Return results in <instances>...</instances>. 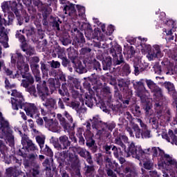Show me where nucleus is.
<instances>
[{
  "instance_id": "f257e3e1",
  "label": "nucleus",
  "mask_w": 177,
  "mask_h": 177,
  "mask_svg": "<svg viewBox=\"0 0 177 177\" xmlns=\"http://www.w3.org/2000/svg\"><path fill=\"white\" fill-rule=\"evenodd\" d=\"M127 157L136 158L139 161H144L145 169H151L153 162L150 159L146 158L147 154L153 153L154 157H158V167L162 169V176L161 177H177V160L172 156L165 153L160 147H152L142 150L140 145L135 146V143L129 145V149L126 150ZM149 175L145 177H160L157 171H149Z\"/></svg>"
},
{
  "instance_id": "f03ea898",
  "label": "nucleus",
  "mask_w": 177,
  "mask_h": 177,
  "mask_svg": "<svg viewBox=\"0 0 177 177\" xmlns=\"http://www.w3.org/2000/svg\"><path fill=\"white\" fill-rule=\"evenodd\" d=\"M12 66H17V71L16 72L6 68V73L10 78H25L22 80L21 86L27 88L30 84L34 83V78L31 75L28 74L30 66L28 64L24 63V56L18 51L15 53L10 54Z\"/></svg>"
},
{
  "instance_id": "7ed1b4c3",
  "label": "nucleus",
  "mask_w": 177,
  "mask_h": 177,
  "mask_svg": "<svg viewBox=\"0 0 177 177\" xmlns=\"http://www.w3.org/2000/svg\"><path fill=\"white\" fill-rule=\"evenodd\" d=\"M21 143L23 147L19 149V156L25 157L24 165L26 169H30L32 167V169L29 172H26V176L24 177H38L39 175V164L37 162L38 155L37 153H31L27 156V151H35L37 150L35 144H33L30 140L24 139L22 138Z\"/></svg>"
},
{
  "instance_id": "20e7f679",
  "label": "nucleus",
  "mask_w": 177,
  "mask_h": 177,
  "mask_svg": "<svg viewBox=\"0 0 177 177\" xmlns=\"http://www.w3.org/2000/svg\"><path fill=\"white\" fill-rule=\"evenodd\" d=\"M145 82L151 92L153 93V99L155 100V110L157 113V118L160 122H169L172 116L169 109L162 110V102H164V96H162V91L161 88L158 86L151 80H146Z\"/></svg>"
},
{
  "instance_id": "39448f33",
  "label": "nucleus",
  "mask_w": 177,
  "mask_h": 177,
  "mask_svg": "<svg viewBox=\"0 0 177 177\" xmlns=\"http://www.w3.org/2000/svg\"><path fill=\"white\" fill-rule=\"evenodd\" d=\"M133 87L136 90L137 96L140 97L141 102L145 104V107H144V109L146 111V115L150 117V115L153 114V111H151V100L149 98V91H147L145 86L143 79L140 80L138 82H134Z\"/></svg>"
},
{
  "instance_id": "423d86ee",
  "label": "nucleus",
  "mask_w": 177,
  "mask_h": 177,
  "mask_svg": "<svg viewBox=\"0 0 177 177\" xmlns=\"http://www.w3.org/2000/svg\"><path fill=\"white\" fill-rule=\"evenodd\" d=\"M92 122V127L93 129H96L97 134L100 138H110V133L113 131V129L115 128V123L112 122L109 124L103 123L99 118V115H95L93 119H90Z\"/></svg>"
},
{
  "instance_id": "0eeeda50",
  "label": "nucleus",
  "mask_w": 177,
  "mask_h": 177,
  "mask_svg": "<svg viewBox=\"0 0 177 177\" xmlns=\"http://www.w3.org/2000/svg\"><path fill=\"white\" fill-rule=\"evenodd\" d=\"M137 122L140 124L142 132L140 131V128L137 124L131 123L126 127V131L129 133V136L131 138H133L136 135V138H137V139L140 138L141 136L146 139L151 138V134L150 133V130H149L147 125L140 119H137Z\"/></svg>"
},
{
  "instance_id": "6e6552de",
  "label": "nucleus",
  "mask_w": 177,
  "mask_h": 177,
  "mask_svg": "<svg viewBox=\"0 0 177 177\" xmlns=\"http://www.w3.org/2000/svg\"><path fill=\"white\" fill-rule=\"evenodd\" d=\"M0 133L1 138H4L6 143H8L10 147L15 146V136H13V131L9 125V122L3 118L2 113L0 112Z\"/></svg>"
},
{
  "instance_id": "1a4fd4ad",
  "label": "nucleus",
  "mask_w": 177,
  "mask_h": 177,
  "mask_svg": "<svg viewBox=\"0 0 177 177\" xmlns=\"http://www.w3.org/2000/svg\"><path fill=\"white\" fill-rule=\"evenodd\" d=\"M158 23L159 27H162V25L165 26V28H163V34H166V41H174V39H175V36H174V32H172V31H175L174 30V27H175V21L171 19L167 18L165 17V12H161Z\"/></svg>"
},
{
  "instance_id": "9d476101",
  "label": "nucleus",
  "mask_w": 177,
  "mask_h": 177,
  "mask_svg": "<svg viewBox=\"0 0 177 177\" xmlns=\"http://www.w3.org/2000/svg\"><path fill=\"white\" fill-rule=\"evenodd\" d=\"M162 47V45L154 44L151 46L150 44H141L140 46V48L141 52H146L147 53V58L149 62L153 60H156V59H161L163 57L164 53L161 50V48Z\"/></svg>"
},
{
  "instance_id": "9b49d317",
  "label": "nucleus",
  "mask_w": 177,
  "mask_h": 177,
  "mask_svg": "<svg viewBox=\"0 0 177 177\" xmlns=\"http://www.w3.org/2000/svg\"><path fill=\"white\" fill-rule=\"evenodd\" d=\"M115 27L113 25H109L107 27V30H106V25H101V30L99 28H95L94 33L93 34V38L97 39L100 42L106 41L107 39L113 41V37H111V34L114 32Z\"/></svg>"
},
{
  "instance_id": "f8f14e48",
  "label": "nucleus",
  "mask_w": 177,
  "mask_h": 177,
  "mask_svg": "<svg viewBox=\"0 0 177 177\" xmlns=\"http://www.w3.org/2000/svg\"><path fill=\"white\" fill-rule=\"evenodd\" d=\"M8 94L12 96L11 97V104L13 110H19V109H23V104H24V97L23 94L17 90H12L8 91Z\"/></svg>"
},
{
  "instance_id": "ddd939ff",
  "label": "nucleus",
  "mask_w": 177,
  "mask_h": 177,
  "mask_svg": "<svg viewBox=\"0 0 177 177\" xmlns=\"http://www.w3.org/2000/svg\"><path fill=\"white\" fill-rule=\"evenodd\" d=\"M56 117V113H52L51 116L44 117L45 122V127L48 128L51 132L59 133L60 132V127H59V123L56 120H53V118Z\"/></svg>"
},
{
  "instance_id": "4468645a",
  "label": "nucleus",
  "mask_w": 177,
  "mask_h": 177,
  "mask_svg": "<svg viewBox=\"0 0 177 177\" xmlns=\"http://www.w3.org/2000/svg\"><path fill=\"white\" fill-rule=\"evenodd\" d=\"M110 52L113 57L114 66H119L121 63H124V57L122 54V48H121V46L116 45L111 48Z\"/></svg>"
},
{
  "instance_id": "2eb2a0df",
  "label": "nucleus",
  "mask_w": 177,
  "mask_h": 177,
  "mask_svg": "<svg viewBox=\"0 0 177 177\" xmlns=\"http://www.w3.org/2000/svg\"><path fill=\"white\" fill-rule=\"evenodd\" d=\"M149 65L142 57H138L134 59V73L136 75H139V73L145 71Z\"/></svg>"
},
{
  "instance_id": "dca6fc26",
  "label": "nucleus",
  "mask_w": 177,
  "mask_h": 177,
  "mask_svg": "<svg viewBox=\"0 0 177 177\" xmlns=\"http://www.w3.org/2000/svg\"><path fill=\"white\" fill-rule=\"evenodd\" d=\"M22 109L26 111L27 115L32 118H37L39 115V112L34 104L24 103Z\"/></svg>"
},
{
  "instance_id": "f3484780",
  "label": "nucleus",
  "mask_w": 177,
  "mask_h": 177,
  "mask_svg": "<svg viewBox=\"0 0 177 177\" xmlns=\"http://www.w3.org/2000/svg\"><path fill=\"white\" fill-rule=\"evenodd\" d=\"M162 64H163V66H165L168 70V71L166 73L167 75H174V74H176V61H171L167 58H165L162 62Z\"/></svg>"
},
{
  "instance_id": "a211bd4d",
  "label": "nucleus",
  "mask_w": 177,
  "mask_h": 177,
  "mask_svg": "<svg viewBox=\"0 0 177 177\" xmlns=\"http://www.w3.org/2000/svg\"><path fill=\"white\" fill-rule=\"evenodd\" d=\"M126 39L127 42L130 44V45H135L138 50H142V48H140V46L145 45V42H147V38H142V37L134 38L129 36L126 38Z\"/></svg>"
},
{
  "instance_id": "6ab92c4d",
  "label": "nucleus",
  "mask_w": 177,
  "mask_h": 177,
  "mask_svg": "<svg viewBox=\"0 0 177 177\" xmlns=\"http://www.w3.org/2000/svg\"><path fill=\"white\" fill-rule=\"evenodd\" d=\"M58 142H53L54 147L57 150H64L67 149L71 145L70 140H68V137L67 136H62L59 138Z\"/></svg>"
},
{
  "instance_id": "aec40b11",
  "label": "nucleus",
  "mask_w": 177,
  "mask_h": 177,
  "mask_svg": "<svg viewBox=\"0 0 177 177\" xmlns=\"http://www.w3.org/2000/svg\"><path fill=\"white\" fill-rule=\"evenodd\" d=\"M75 4L68 3L64 7V12L65 15H68L73 20H77V19H78V15L75 10Z\"/></svg>"
},
{
  "instance_id": "412c9836",
  "label": "nucleus",
  "mask_w": 177,
  "mask_h": 177,
  "mask_svg": "<svg viewBox=\"0 0 177 177\" xmlns=\"http://www.w3.org/2000/svg\"><path fill=\"white\" fill-rule=\"evenodd\" d=\"M37 92L42 100L45 102L46 96L49 95V91H48V87H46V83L45 82L41 85V84H37Z\"/></svg>"
},
{
  "instance_id": "4be33fe9",
  "label": "nucleus",
  "mask_w": 177,
  "mask_h": 177,
  "mask_svg": "<svg viewBox=\"0 0 177 177\" xmlns=\"http://www.w3.org/2000/svg\"><path fill=\"white\" fill-rule=\"evenodd\" d=\"M85 43V38H84V35L82 33H79L75 39L73 40V44L78 48L82 46V44Z\"/></svg>"
},
{
  "instance_id": "5701e85b",
  "label": "nucleus",
  "mask_w": 177,
  "mask_h": 177,
  "mask_svg": "<svg viewBox=\"0 0 177 177\" xmlns=\"http://www.w3.org/2000/svg\"><path fill=\"white\" fill-rule=\"evenodd\" d=\"M70 107L76 110L79 114H81V113H86V109L84 107L82 109L80 108V103L78 102H72L70 104Z\"/></svg>"
},
{
  "instance_id": "b1692460",
  "label": "nucleus",
  "mask_w": 177,
  "mask_h": 177,
  "mask_svg": "<svg viewBox=\"0 0 177 177\" xmlns=\"http://www.w3.org/2000/svg\"><path fill=\"white\" fill-rule=\"evenodd\" d=\"M57 118L59 120L60 124L64 129H68L70 128V124L67 121H66V119L62 115V114L58 113L57 115Z\"/></svg>"
},
{
  "instance_id": "393cba45",
  "label": "nucleus",
  "mask_w": 177,
  "mask_h": 177,
  "mask_svg": "<svg viewBox=\"0 0 177 177\" xmlns=\"http://www.w3.org/2000/svg\"><path fill=\"white\" fill-rule=\"evenodd\" d=\"M93 100H95V98L91 95V93L85 94L84 103L88 107L91 108L93 106Z\"/></svg>"
},
{
  "instance_id": "a878e982",
  "label": "nucleus",
  "mask_w": 177,
  "mask_h": 177,
  "mask_svg": "<svg viewBox=\"0 0 177 177\" xmlns=\"http://www.w3.org/2000/svg\"><path fill=\"white\" fill-rule=\"evenodd\" d=\"M8 41H9V37H8V35L1 32L0 35V44H2L3 48H9Z\"/></svg>"
},
{
  "instance_id": "bb28decb",
  "label": "nucleus",
  "mask_w": 177,
  "mask_h": 177,
  "mask_svg": "<svg viewBox=\"0 0 177 177\" xmlns=\"http://www.w3.org/2000/svg\"><path fill=\"white\" fill-rule=\"evenodd\" d=\"M111 64L113 62H111V57H107L102 61L103 70L107 71L110 70V67H111Z\"/></svg>"
},
{
  "instance_id": "cd10ccee",
  "label": "nucleus",
  "mask_w": 177,
  "mask_h": 177,
  "mask_svg": "<svg viewBox=\"0 0 177 177\" xmlns=\"http://www.w3.org/2000/svg\"><path fill=\"white\" fill-rule=\"evenodd\" d=\"M72 62L73 63V67H75L76 72L82 74V73H84V66H82V63L80 61H77V63H75V59L73 60Z\"/></svg>"
},
{
  "instance_id": "c85d7f7f",
  "label": "nucleus",
  "mask_w": 177,
  "mask_h": 177,
  "mask_svg": "<svg viewBox=\"0 0 177 177\" xmlns=\"http://www.w3.org/2000/svg\"><path fill=\"white\" fill-rule=\"evenodd\" d=\"M44 105L46 106V107H48V109H55L57 107V105L56 104V100H55L53 98L47 100Z\"/></svg>"
},
{
  "instance_id": "c756f323",
  "label": "nucleus",
  "mask_w": 177,
  "mask_h": 177,
  "mask_svg": "<svg viewBox=\"0 0 177 177\" xmlns=\"http://www.w3.org/2000/svg\"><path fill=\"white\" fill-rule=\"evenodd\" d=\"M84 136L87 140V142H86L87 146H93V144L95 143V142L91 141V143L89 142V140H92V138H93V133L91 132V131L87 130L84 133Z\"/></svg>"
},
{
  "instance_id": "7c9ffc66",
  "label": "nucleus",
  "mask_w": 177,
  "mask_h": 177,
  "mask_svg": "<svg viewBox=\"0 0 177 177\" xmlns=\"http://www.w3.org/2000/svg\"><path fill=\"white\" fill-rule=\"evenodd\" d=\"M76 8L78 12L77 19H85V7L77 5Z\"/></svg>"
},
{
  "instance_id": "2f4dec72",
  "label": "nucleus",
  "mask_w": 177,
  "mask_h": 177,
  "mask_svg": "<svg viewBox=\"0 0 177 177\" xmlns=\"http://www.w3.org/2000/svg\"><path fill=\"white\" fill-rule=\"evenodd\" d=\"M36 142L38 143L41 151H42V149H44V145H45V137L44 136H37L36 137Z\"/></svg>"
},
{
  "instance_id": "473e14b6",
  "label": "nucleus",
  "mask_w": 177,
  "mask_h": 177,
  "mask_svg": "<svg viewBox=\"0 0 177 177\" xmlns=\"http://www.w3.org/2000/svg\"><path fill=\"white\" fill-rule=\"evenodd\" d=\"M115 143L116 145H118L119 146H120V147H122V149H123V150H124V151L127 154V150H128V149H129V145H131L133 142L129 143L128 148L126 149L125 148V145H124V143H122V141H121V137H120V138H117L115 139Z\"/></svg>"
},
{
  "instance_id": "72a5a7b5",
  "label": "nucleus",
  "mask_w": 177,
  "mask_h": 177,
  "mask_svg": "<svg viewBox=\"0 0 177 177\" xmlns=\"http://www.w3.org/2000/svg\"><path fill=\"white\" fill-rule=\"evenodd\" d=\"M30 68H31L34 75H38L40 73L39 65H38L37 64L30 63Z\"/></svg>"
},
{
  "instance_id": "f704fd0d",
  "label": "nucleus",
  "mask_w": 177,
  "mask_h": 177,
  "mask_svg": "<svg viewBox=\"0 0 177 177\" xmlns=\"http://www.w3.org/2000/svg\"><path fill=\"white\" fill-rule=\"evenodd\" d=\"M68 82H73L74 84L75 88L76 89H80V88L81 87L80 84V82L77 79H75L71 76L68 77Z\"/></svg>"
},
{
  "instance_id": "c9c22d12",
  "label": "nucleus",
  "mask_w": 177,
  "mask_h": 177,
  "mask_svg": "<svg viewBox=\"0 0 177 177\" xmlns=\"http://www.w3.org/2000/svg\"><path fill=\"white\" fill-rule=\"evenodd\" d=\"M122 73L123 75H129V74H131V68L129 67V65L125 64L122 67Z\"/></svg>"
},
{
  "instance_id": "e433bc0d",
  "label": "nucleus",
  "mask_w": 177,
  "mask_h": 177,
  "mask_svg": "<svg viewBox=\"0 0 177 177\" xmlns=\"http://www.w3.org/2000/svg\"><path fill=\"white\" fill-rule=\"evenodd\" d=\"M41 151H43L44 154H46V156L48 157H53V152L48 145H46L45 149L44 150L42 149Z\"/></svg>"
},
{
  "instance_id": "4c0bfd02",
  "label": "nucleus",
  "mask_w": 177,
  "mask_h": 177,
  "mask_svg": "<svg viewBox=\"0 0 177 177\" xmlns=\"http://www.w3.org/2000/svg\"><path fill=\"white\" fill-rule=\"evenodd\" d=\"M19 32H22L24 34V32H26V35H32L34 34V28H25L23 30H20Z\"/></svg>"
},
{
  "instance_id": "58836bf2",
  "label": "nucleus",
  "mask_w": 177,
  "mask_h": 177,
  "mask_svg": "<svg viewBox=\"0 0 177 177\" xmlns=\"http://www.w3.org/2000/svg\"><path fill=\"white\" fill-rule=\"evenodd\" d=\"M78 153L81 157H83L84 158H86L87 156H88L89 154V152L84 148H80L78 149Z\"/></svg>"
},
{
  "instance_id": "ea45409f",
  "label": "nucleus",
  "mask_w": 177,
  "mask_h": 177,
  "mask_svg": "<svg viewBox=\"0 0 177 177\" xmlns=\"http://www.w3.org/2000/svg\"><path fill=\"white\" fill-rule=\"evenodd\" d=\"M125 172L127 174V177H135L136 176V172L131 170L129 167L125 169Z\"/></svg>"
},
{
  "instance_id": "a19ab883",
  "label": "nucleus",
  "mask_w": 177,
  "mask_h": 177,
  "mask_svg": "<svg viewBox=\"0 0 177 177\" xmlns=\"http://www.w3.org/2000/svg\"><path fill=\"white\" fill-rule=\"evenodd\" d=\"M71 93H72L73 97H74L75 99L79 98L80 102H82V103H84V100L81 99V97H80L81 95H80V93H78L77 91L73 89L71 91Z\"/></svg>"
},
{
  "instance_id": "79ce46f5",
  "label": "nucleus",
  "mask_w": 177,
  "mask_h": 177,
  "mask_svg": "<svg viewBox=\"0 0 177 177\" xmlns=\"http://www.w3.org/2000/svg\"><path fill=\"white\" fill-rule=\"evenodd\" d=\"M7 177H17L15 175V169L10 167L6 169Z\"/></svg>"
},
{
  "instance_id": "37998d69",
  "label": "nucleus",
  "mask_w": 177,
  "mask_h": 177,
  "mask_svg": "<svg viewBox=\"0 0 177 177\" xmlns=\"http://www.w3.org/2000/svg\"><path fill=\"white\" fill-rule=\"evenodd\" d=\"M41 70L44 75H46V77H48V67L46 66V64L41 62Z\"/></svg>"
},
{
  "instance_id": "c03bdc74",
  "label": "nucleus",
  "mask_w": 177,
  "mask_h": 177,
  "mask_svg": "<svg viewBox=\"0 0 177 177\" xmlns=\"http://www.w3.org/2000/svg\"><path fill=\"white\" fill-rule=\"evenodd\" d=\"M24 52H26V55L28 56H31V55H34V53H35V50H34V48H32V47H29L26 50L24 49Z\"/></svg>"
},
{
  "instance_id": "a18cd8bd",
  "label": "nucleus",
  "mask_w": 177,
  "mask_h": 177,
  "mask_svg": "<svg viewBox=\"0 0 177 177\" xmlns=\"http://www.w3.org/2000/svg\"><path fill=\"white\" fill-rule=\"evenodd\" d=\"M64 115H65L66 118H67L68 122L70 124H73L74 120L73 119V116H71V115H70V113H68V112H67V111H65L64 112Z\"/></svg>"
},
{
  "instance_id": "49530a36",
  "label": "nucleus",
  "mask_w": 177,
  "mask_h": 177,
  "mask_svg": "<svg viewBox=\"0 0 177 177\" xmlns=\"http://www.w3.org/2000/svg\"><path fill=\"white\" fill-rule=\"evenodd\" d=\"M112 151H113V154L115 156V157L116 158H118V157L120 156V151H121V149H118L115 147V146H113L112 147Z\"/></svg>"
},
{
  "instance_id": "de8ad7c7",
  "label": "nucleus",
  "mask_w": 177,
  "mask_h": 177,
  "mask_svg": "<svg viewBox=\"0 0 177 177\" xmlns=\"http://www.w3.org/2000/svg\"><path fill=\"white\" fill-rule=\"evenodd\" d=\"M28 92L30 93V95H33V96H37V90H35V86H32L28 88Z\"/></svg>"
},
{
  "instance_id": "09e8293b",
  "label": "nucleus",
  "mask_w": 177,
  "mask_h": 177,
  "mask_svg": "<svg viewBox=\"0 0 177 177\" xmlns=\"http://www.w3.org/2000/svg\"><path fill=\"white\" fill-rule=\"evenodd\" d=\"M6 86L5 87L6 89H12V88H15V85L10 84V82L8 79H6L5 80Z\"/></svg>"
},
{
  "instance_id": "8fccbe9b",
  "label": "nucleus",
  "mask_w": 177,
  "mask_h": 177,
  "mask_svg": "<svg viewBox=\"0 0 177 177\" xmlns=\"http://www.w3.org/2000/svg\"><path fill=\"white\" fill-rule=\"evenodd\" d=\"M24 5H26V8H28V10L31 8V4L32 3V0H22Z\"/></svg>"
},
{
  "instance_id": "3c124183",
  "label": "nucleus",
  "mask_w": 177,
  "mask_h": 177,
  "mask_svg": "<svg viewBox=\"0 0 177 177\" xmlns=\"http://www.w3.org/2000/svg\"><path fill=\"white\" fill-rule=\"evenodd\" d=\"M50 66L53 68H59V67H60V62H57V61H52L50 62Z\"/></svg>"
},
{
  "instance_id": "603ef678",
  "label": "nucleus",
  "mask_w": 177,
  "mask_h": 177,
  "mask_svg": "<svg viewBox=\"0 0 177 177\" xmlns=\"http://www.w3.org/2000/svg\"><path fill=\"white\" fill-rule=\"evenodd\" d=\"M26 125H28V127H30L31 129H33L34 132H37V130L34 128V122L32 121V120H28V121L26 122Z\"/></svg>"
},
{
  "instance_id": "864d4df0",
  "label": "nucleus",
  "mask_w": 177,
  "mask_h": 177,
  "mask_svg": "<svg viewBox=\"0 0 177 177\" xmlns=\"http://www.w3.org/2000/svg\"><path fill=\"white\" fill-rule=\"evenodd\" d=\"M105 161H106V165L107 168H113V162H111V158H106Z\"/></svg>"
},
{
  "instance_id": "5fc2aeb1",
  "label": "nucleus",
  "mask_w": 177,
  "mask_h": 177,
  "mask_svg": "<svg viewBox=\"0 0 177 177\" xmlns=\"http://www.w3.org/2000/svg\"><path fill=\"white\" fill-rule=\"evenodd\" d=\"M94 68L96 71H102V68H100V63L99 62H94Z\"/></svg>"
},
{
  "instance_id": "6e6d98bb",
  "label": "nucleus",
  "mask_w": 177,
  "mask_h": 177,
  "mask_svg": "<svg viewBox=\"0 0 177 177\" xmlns=\"http://www.w3.org/2000/svg\"><path fill=\"white\" fill-rule=\"evenodd\" d=\"M19 32V30H17L16 34V37L19 38L21 42H24V41L26 40V39L24 38V36L23 35H20V33Z\"/></svg>"
},
{
  "instance_id": "4d7b16f0",
  "label": "nucleus",
  "mask_w": 177,
  "mask_h": 177,
  "mask_svg": "<svg viewBox=\"0 0 177 177\" xmlns=\"http://www.w3.org/2000/svg\"><path fill=\"white\" fill-rule=\"evenodd\" d=\"M36 122L37 124L42 126L44 125V120L42 118H39V115H37L36 118Z\"/></svg>"
},
{
  "instance_id": "13d9d810",
  "label": "nucleus",
  "mask_w": 177,
  "mask_h": 177,
  "mask_svg": "<svg viewBox=\"0 0 177 177\" xmlns=\"http://www.w3.org/2000/svg\"><path fill=\"white\" fill-rule=\"evenodd\" d=\"M41 113L42 115H46V117H48V118L52 117V114H55V113H46V111H45L44 109H41Z\"/></svg>"
},
{
  "instance_id": "bf43d9fd",
  "label": "nucleus",
  "mask_w": 177,
  "mask_h": 177,
  "mask_svg": "<svg viewBox=\"0 0 177 177\" xmlns=\"http://www.w3.org/2000/svg\"><path fill=\"white\" fill-rule=\"evenodd\" d=\"M46 175L47 177H53V175L52 174V169H50V168L48 167V166H46Z\"/></svg>"
},
{
  "instance_id": "052dcab7",
  "label": "nucleus",
  "mask_w": 177,
  "mask_h": 177,
  "mask_svg": "<svg viewBox=\"0 0 177 177\" xmlns=\"http://www.w3.org/2000/svg\"><path fill=\"white\" fill-rule=\"evenodd\" d=\"M102 92H103V93H104V95H109V93H110V88L108 86H104L102 89Z\"/></svg>"
},
{
  "instance_id": "680f3d73",
  "label": "nucleus",
  "mask_w": 177,
  "mask_h": 177,
  "mask_svg": "<svg viewBox=\"0 0 177 177\" xmlns=\"http://www.w3.org/2000/svg\"><path fill=\"white\" fill-rule=\"evenodd\" d=\"M124 118H127L129 121H132V115L129 112H126L124 114Z\"/></svg>"
},
{
  "instance_id": "e2e57ef3",
  "label": "nucleus",
  "mask_w": 177,
  "mask_h": 177,
  "mask_svg": "<svg viewBox=\"0 0 177 177\" xmlns=\"http://www.w3.org/2000/svg\"><path fill=\"white\" fill-rule=\"evenodd\" d=\"M39 62V58H38V57H33L31 59L30 64H37V63Z\"/></svg>"
},
{
  "instance_id": "0e129e2a",
  "label": "nucleus",
  "mask_w": 177,
  "mask_h": 177,
  "mask_svg": "<svg viewBox=\"0 0 177 177\" xmlns=\"http://www.w3.org/2000/svg\"><path fill=\"white\" fill-rule=\"evenodd\" d=\"M53 27H54L55 30H57V31H60V26H59V22L54 21Z\"/></svg>"
},
{
  "instance_id": "69168bd1",
  "label": "nucleus",
  "mask_w": 177,
  "mask_h": 177,
  "mask_svg": "<svg viewBox=\"0 0 177 177\" xmlns=\"http://www.w3.org/2000/svg\"><path fill=\"white\" fill-rule=\"evenodd\" d=\"M135 111L137 117H139L140 115V107L139 106H136L135 107Z\"/></svg>"
},
{
  "instance_id": "338daca9",
  "label": "nucleus",
  "mask_w": 177,
  "mask_h": 177,
  "mask_svg": "<svg viewBox=\"0 0 177 177\" xmlns=\"http://www.w3.org/2000/svg\"><path fill=\"white\" fill-rule=\"evenodd\" d=\"M94 171L93 167L92 166H88L86 169V174H93Z\"/></svg>"
},
{
  "instance_id": "774afa93",
  "label": "nucleus",
  "mask_w": 177,
  "mask_h": 177,
  "mask_svg": "<svg viewBox=\"0 0 177 177\" xmlns=\"http://www.w3.org/2000/svg\"><path fill=\"white\" fill-rule=\"evenodd\" d=\"M107 175L108 176L115 177V174H114V172L113 171V170L110 169H107Z\"/></svg>"
}]
</instances>
